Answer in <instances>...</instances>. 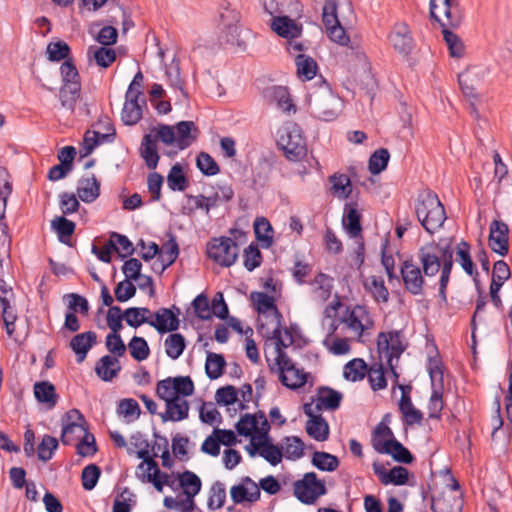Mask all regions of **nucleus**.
<instances>
[{"mask_svg": "<svg viewBox=\"0 0 512 512\" xmlns=\"http://www.w3.org/2000/svg\"><path fill=\"white\" fill-rule=\"evenodd\" d=\"M307 106L310 113L319 120L334 121L341 114L343 103L330 84L320 76L317 86L308 93Z\"/></svg>", "mask_w": 512, "mask_h": 512, "instance_id": "obj_1", "label": "nucleus"}, {"mask_svg": "<svg viewBox=\"0 0 512 512\" xmlns=\"http://www.w3.org/2000/svg\"><path fill=\"white\" fill-rule=\"evenodd\" d=\"M415 213L421 226L429 234L438 231L447 219L444 205L438 195L427 189L418 194Z\"/></svg>", "mask_w": 512, "mask_h": 512, "instance_id": "obj_2", "label": "nucleus"}, {"mask_svg": "<svg viewBox=\"0 0 512 512\" xmlns=\"http://www.w3.org/2000/svg\"><path fill=\"white\" fill-rule=\"evenodd\" d=\"M107 350L116 357L105 355L95 365V373L105 382L114 379L121 370L117 357H122L126 352L125 343L120 334H108L105 340Z\"/></svg>", "mask_w": 512, "mask_h": 512, "instance_id": "obj_3", "label": "nucleus"}, {"mask_svg": "<svg viewBox=\"0 0 512 512\" xmlns=\"http://www.w3.org/2000/svg\"><path fill=\"white\" fill-rule=\"evenodd\" d=\"M175 128L167 124H159L157 134H145L142 138L139 148L140 156L145 161L146 166L154 170L157 168L160 156L157 150V141L160 140L166 145L176 142Z\"/></svg>", "mask_w": 512, "mask_h": 512, "instance_id": "obj_4", "label": "nucleus"}, {"mask_svg": "<svg viewBox=\"0 0 512 512\" xmlns=\"http://www.w3.org/2000/svg\"><path fill=\"white\" fill-rule=\"evenodd\" d=\"M430 18L440 24L442 29H456L461 26L464 13L458 0H430Z\"/></svg>", "mask_w": 512, "mask_h": 512, "instance_id": "obj_5", "label": "nucleus"}, {"mask_svg": "<svg viewBox=\"0 0 512 512\" xmlns=\"http://www.w3.org/2000/svg\"><path fill=\"white\" fill-rule=\"evenodd\" d=\"M207 255L222 267L232 266L239 255L238 244L230 237L213 238L207 244Z\"/></svg>", "mask_w": 512, "mask_h": 512, "instance_id": "obj_6", "label": "nucleus"}, {"mask_svg": "<svg viewBox=\"0 0 512 512\" xmlns=\"http://www.w3.org/2000/svg\"><path fill=\"white\" fill-rule=\"evenodd\" d=\"M327 493L323 480L318 479L315 472H307L303 478L295 481L294 495L303 504L311 505L317 498Z\"/></svg>", "mask_w": 512, "mask_h": 512, "instance_id": "obj_7", "label": "nucleus"}, {"mask_svg": "<svg viewBox=\"0 0 512 512\" xmlns=\"http://www.w3.org/2000/svg\"><path fill=\"white\" fill-rule=\"evenodd\" d=\"M407 346V343L403 341V333L401 330H392L387 333L380 332L377 336L378 353H384L387 362H392L394 358L398 361Z\"/></svg>", "mask_w": 512, "mask_h": 512, "instance_id": "obj_8", "label": "nucleus"}, {"mask_svg": "<svg viewBox=\"0 0 512 512\" xmlns=\"http://www.w3.org/2000/svg\"><path fill=\"white\" fill-rule=\"evenodd\" d=\"M62 432L60 440L63 445H72L78 437L77 432L89 430L84 415L78 409L67 411L61 418Z\"/></svg>", "mask_w": 512, "mask_h": 512, "instance_id": "obj_9", "label": "nucleus"}, {"mask_svg": "<svg viewBox=\"0 0 512 512\" xmlns=\"http://www.w3.org/2000/svg\"><path fill=\"white\" fill-rule=\"evenodd\" d=\"M278 145L285 157L292 162L301 161L307 154L306 140L298 129L287 131L281 135Z\"/></svg>", "mask_w": 512, "mask_h": 512, "instance_id": "obj_10", "label": "nucleus"}, {"mask_svg": "<svg viewBox=\"0 0 512 512\" xmlns=\"http://www.w3.org/2000/svg\"><path fill=\"white\" fill-rule=\"evenodd\" d=\"M194 391L195 385L190 376L167 377L158 381L156 385V392H163V394H170L178 398L191 396Z\"/></svg>", "mask_w": 512, "mask_h": 512, "instance_id": "obj_11", "label": "nucleus"}, {"mask_svg": "<svg viewBox=\"0 0 512 512\" xmlns=\"http://www.w3.org/2000/svg\"><path fill=\"white\" fill-rule=\"evenodd\" d=\"M400 275L407 292L414 296L423 294L425 279L421 268L414 264L412 259L403 261L400 267Z\"/></svg>", "mask_w": 512, "mask_h": 512, "instance_id": "obj_12", "label": "nucleus"}, {"mask_svg": "<svg viewBox=\"0 0 512 512\" xmlns=\"http://www.w3.org/2000/svg\"><path fill=\"white\" fill-rule=\"evenodd\" d=\"M220 24L222 33L226 37V42L235 44L239 43L240 29L238 23L240 21V12L231 7L230 3L222 5L220 10Z\"/></svg>", "mask_w": 512, "mask_h": 512, "instance_id": "obj_13", "label": "nucleus"}, {"mask_svg": "<svg viewBox=\"0 0 512 512\" xmlns=\"http://www.w3.org/2000/svg\"><path fill=\"white\" fill-rule=\"evenodd\" d=\"M488 245L491 250L504 257L509 252V227L502 220H493L490 223Z\"/></svg>", "mask_w": 512, "mask_h": 512, "instance_id": "obj_14", "label": "nucleus"}, {"mask_svg": "<svg viewBox=\"0 0 512 512\" xmlns=\"http://www.w3.org/2000/svg\"><path fill=\"white\" fill-rule=\"evenodd\" d=\"M156 395L166 404V411L160 414L163 422L167 421H182L188 418L189 403L187 400L171 396L170 394H163V392H156Z\"/></svg>", "mask_w": 512, "mask_h": 512, "instance_id": "obj_15", "label": "nucleus"}, {"mask_svg": "<svg viewBox=\"0 0 512 512\" xmlns=\"http://www.w3.org/2000/svg\"><path fill=\"white\" fill-rule=\"evenodd\" d=\"M418 258L425 276L433 277L440 271L441 261L438 243L433 241L420 247Z\"/></svg>", "mask_w": 512, "mask_h": 512, "instance_id": "obj_16", "label": "nucleus"}, {"mask_svg": "<svg viewBox=\"0 0 512 512\" xmlns=\"http://www.w3.org/2000/svg\"><path fill=\"white\" fill-rule=\"evenodd\" d=\"M276 371L279 373V381L281 384L291 390H297L303 387L310 376V373L304 372L303 369L296 368L291 359L289 364L279 365Z\"/></svg>", "mask_w": 512, "mask_h": 512, "instance_id": "obj_17", "label": "nucleus"}, {"mask_svg": "<svg viewBox=\"0 0 512 512\" xmlns=\"http://www.w3.org/2000/svg\"><path fill=\"white\" fill-rule=\"evenodd\" d=\"M388 39L392 47L404 57L409 56L413 50L414 41L410 29L405 23H396Z\"/></svg>", "mask_w": 512, "mask_h": 512, "instance_id": "obj_18", "label": "nucleus"}, {"mask_svg": "<svg viewBox=\"0 0 512 512\" xmlns=\"http://www.w3.org/2000/svg\"><path fill=\"white\" fill-rule=\"evenodd\" d=\"M374 473L378 476L383 485L402 486L409 481V470L404 466H394L387 470L383 464L375 461L372 464Z\"/></svg>", "mask_w": 512, "mask_h": 512, "instance_id": "obj_19", "label": "nucleus"}, {"mask_svg": "<svg viewBox=\"0 0 512 512\" xmlns=\"http://www.w3.org/2000/svg\"><path fill=\"white\" fill-rule=\"evenodd\" d=\"M271 29L287 40L299 38L303 33L302 23H297L288 14L275 16L271 22Z\"/></svg>", "mask_w": 512, "mask_h": 512, "instance_id": "obj_20", "label": "nucleus"}, {"mask_svg": "<svg viewBox=\"0 0 512 512\" xmlns=\"http://www.w3.org/2000/svg\"><path fill=\"white\" fill-rule=\"evenodd\" d=\"M262 96L268 104H275L279 109L285 112L296 110L290 98L289 90L285 86L271 85L265 87L262 91Z\"/></svg>", "mask_w": 512, "mask_h": 512, "instance_id": "obj_21", "label": "nucleus"}, {"mask_svg": "<svg viewBox=\"0 0 512 512\" xmlns=\"http://www.w3.org/2000/svg\"><path fill=\"white\" fill-rule=\"evenodd\" d=\"M342 399L343 394L340 391L328 386H319L313 401L316 402L315 409L317 411H335L340 407Z\"/></svg>", "mask_w": 512, "mask_h": 512, "instance_id": "obj_22", "label": "nucleus"}, {"mask_svg": "<svg viewBox=\"0 0 512 512\" xmlns=\"http://www.w3.org/2000/svg\"><path fill=\"white\" fill-rule=\"evenodd\" d=\"M376 452L390 455L394 461L402 464H411L415 459L410 450L397 439L389 440L381 446L377 445Z\"/></svg>", "mask_w": 512, "mask_h": 512, "instance_id": "obj_23", "label": "nucleus"}, {"mask_svg": "<svg viewBox=\"0 0 512 512\" xmlns=\"http://www.w3.org/2000/svg\"><path fill=\"white\" fill-rule=\"evenodd\" d=\"M361 213L358 211L357 202L345 204L342 225L350 237H359L362 235Z\"/></svg>", "mask_w": 512, "mask_h": 512, "instance_id": "obj_24", "label": "nucleus"}, {"mask_svg": "<svg viewBox=\"0 0 512 512\" xmlns=\"http://www.w3.org/2000/svg\"><path fill=\"white\" fill-rule=\"evenodd\" d=\"M97 343V334L94 331H87L75 335L70 341V348L76 355V361L81 363L85 360L89 350Z\"/></svg>", "mask_w": 512, "mask_h": 512, "instance_id": "obj_25", "label": "nucleus"}, {"mask_svg": "<svg viewBox=\"0 0 512 512\" xmlns=\"http://www.w3.org/2000/svg\"><path fill=\"white\" fill-rule=\"evenodd\" d=\"M141 92H136L132 97L125 95V103L121 112V120L127 126L136 125L142 118L143 109L139 103Z\"/></svg>", "mask_w": 512, "mask_h": 512, "instance_id": "obj_26", "label": "nucleus"}, {"mask_svg": "<svg viewBox=\"0 0 512 512\" xmlns=\"http://www.w3.org/2000/svg\"><path fill=\"white\" fill-rule=\"evenodd\" d=\"M176 132V145L184 150L192 145L199 136V129L193 121H180L174 126Z\"/></svg>", "mask_w": 512, "mask_h": 512, "instance_id": "obj_27", "label": "nucleus"}, {"mask_svg": "<svg viewBox=\"0 0 512 512\" xmlns=\"http://www.w3.org/2000/svg\"><path fill=\"white\" fill-rule=\"evenodd\" d=\"M263 8L273 18L278 15L298 14L302 5L298 0H264Z\"/></svg>", "mask_w": 512, "mask_h": 512, "instance_id": "obj_28", "label": "nucleus"}, {"mask_svg": "<svg viewBox=\"0 0 512 512\" xmlns=\"http://www.w3.org/2000/svg\"><path fill=\"white\" fill-rule=\"evenodd\" d=\"M458 83L465 97L470 100H476L478 97V87L480 80L474 69H467L458 75Z\"/></svg>", "mask_w": 512, "mask_h": 512, "instance_id": "obj_29", "label": "nucleus"}, {"mask_svg": "<svg viewBox=\"0 0 512 512\" xmlns=\"http://www.w3.org/2000/svg\"><path fill=\"white\" fill-rule=\"evenodd\" d=\"M51 228L56 232L59 242L72 247L71 237L76 229V224L72 220L65 215L57 216L51 221Z\"/></svg>", "mask_w": 512, "mask_h": 512, "instance_id": "obj_30", "label": "nucleus"}, {"mask_svg": "<svg viewBox=\"0 0 512 512\" xmlns=\"http://www.w3.org/2000/svg\"><path fill=\"white\" fill-rule=\"evenodd\" d=\"M77 193L85 203H92L100 195V182L93 174L91 178H82L78 182Z\"/></svg>", "mask_w": 512, "mask_h": 512, "instance_id": "obj_31", "label": "nucleus"}, {"mask_svg": "<svg viewBox=\"0 0 512 512\" xmlns=\"http://www.w3.org/2000/svg\"><path fill=\"white\" fill-rule=\"evenodd\" d=\"M463 501L460 497L443 493L432 500L433 512H462Z\"/></svg>", "mask_w": 512, "mask_h": 512, "instance_id": "obj_32", "label": "nucleus"}, {"mask_svg": "<svg viewBox=\"0 0 512 512\" xmlns=\"http://www.w3.org/2000/svg\"><path fill=\"white\" fill-rule=\"evenodd\" d=\"M305 430L311 438L319 442L326 441L329 437V425L320 414L307 420Z\"/></svg>", "mask_w": 512, "mask_h": 512, "instance_id": "obj_33", "label": "nucleus"}, {"mask_svg": "<svg viewBox=\"0 0 512 512\" xmlns=\"http://www.w3.org/2000/svg\"><path fill=\"white\" fill-rule=\"evenodd\" d=\"M34 396L39 403L54 407L58 401L55 386L49 381H40L34 384Z\"/></svg>", "mask_w": 512, "mask_h": 512, "instance_id": "obj_34", "label": "nucleus"}, {"mask_svg": "<svg viewBox=\"0 0 512 512\" xmlns=\"http://www.w3.org/2000/svg\"><path fill=\"white\" fill-rule=\"evenodd\" d=\"M363 286L378 303H386L389 300V291L385 286L383 278L370 276L363 281Z\"/></svg>", "mask_w": 512, "mask_h": 512, "instance_id": "obj_35", "label": "nucleus"}, {"mask_svg": "<svg viewBox=\"0 0 512 512\" xmlns=\"http://www.w3.org/2000/svg\"><path fill=\"white\" fill-rule=\"evenodd\" d=\"M179 486L183 489L186 496L195 497L199 494L202 487L201 479L190 470H185L177 474Z\"/></svg>", "mask_w": 512, "mask_h": 512, "instance_id": "obj_36", "label": "nucleus"}, {"mask_svg": "<svg viewBox=\"0 0 512 512\" xmlns=\"http://www.w3.org/2000/svg\"><path fill=\"white\" fill-rule=\"evenodd\" d=\"M273 228L265 217H257L254 221V234L260 246L264 249L270 248L273 243Z\"/></svg>", "mask_w": 512, "mask_h": 512, "instance_id": "obj_37", "label": "nucleus"}, {"mask_svg": "<svg viewBox=\"0 0 512 512\" xmlns=\"http://www.w3.org/2000/svg\"><path fill=\"white\" fill-rule=\"evenodd\" d=\"M456 261L460 264L464 272L473 276L477 274V269L471 257V246L468 242L461 240L456 247Z\"/></svg>", "mask_w": 512, "mask_h": 512, "instance_id": "obj_38", "label": "nucleus"}, {"mask_svg": "<svg viewBox=\"0 0 512 512\" xmlns=\"http://www.w3.org/2000/svg\"><path fill=\"white\" fill-rule=\"evenodd\" d=\"M368 370V365L362 358H354L344 365L343 376L346 380L357 382L364 379Z\"/></svg>", "mask_w": 512, "mask_h": 512, "instance_id": "obj_39", "label": "nucleus"}, {"mask_svg": "<svg viewBox=\"0 0 512 512\" xmlns=\"http://www.w3.org/2000/svg\"><path fill=\"white\" fill-rule=\"evenodd\" d=\"M160 259L162 262L161 272L175 263L179 256V245L174 234H169L168 240L162 245Z\"/></svg>", "mask_w": 512, "mask_h": 512, "instance_id": "obj_40", "label": "nucleus"}, {"mask_svg": "<svg viewBox=\"0 0 512 512\" xmlns=\"http://www.w3.org/2000/svg\"><path fill=\"white\" fill-rule=\"evenodd\" d=\"M87 56L93 58L96 64L104 69L115 62L117 57L115 50L106 46H90L87 51Z\"/></svg>", "mask_w": 512, "mask_h": 512, "instance_id": "obj_41", "label": "nucleus"}, {"mask_svg": "<svg viewBox=\"0 0 512 512\" xmlns=\"http://www.w3.org/2000/svg\"><path fill=\"white\" fill-rule=\"evenodd\" d=\"M295 64L298 76L304 81L311 80L316 76L318 64L311 56L298 54L295 57Z\"/></svg>", "mask_w": 512, "mask_h": 512, "instance_id": "obj_42", "label": "nucleus"}, {"mask_svg": "<svg viewBox=\"0 0 512 512\" xmlns=\"http://www.w3.org/2000/svg\"><path fill=\"white\" fill-rule=\"evenodd\" d=\"M226 366L225 358L222 354L208 352L205 362V373L211 380H215L223 375Z\"/></svg>", "mask_w": 512, "mask_h": 512, "instance_id": "obj_43", "label": "nucleus"}, {"mask_svg": "<svg viewBox=\"0 0 512 512\" xmlns=\"http://www.w3.org/2000/svg\"><path fill=\"white\" fill-rule=\"evenodd\" d=\"M311 463L320 471L333 472L339 467L337 456L324 451H315Z\"/></svg>", "mask_w": 512, "mask_h": 512, "instance_id": "obj_44", "label": "nucleus"}, {"mask_svg": "<svg viewBox=\"0 0 512 512\" xmlns=\"http://www.w3.org/2000/svg\"><path fill=\"white\" fill-rule=\"evenodd\" d=\"M167 184L172 191H185L189 186V181L184 174L183 168L179 163L174 164L168 175Z\"/></svg>", "mask_w": 512, "mask_h": 512, "instance_id": "obj_45", "label": "nucleus"}, {"mask_svg": "<svg viewBox=\"0 0 512 512\" xmlns=\"http://www.w3.org/2000/svg\"><path fill=\"white\" fill-rule=\"evenodd\" d=\"M329 182L332 184L331 190L334 195L344 199L351 196L353 192L351 179L346 174L335 173L329 177Z\"/></svg>", "mask_w": 512, "mask_h": 512, "instance_id": "obj_46", "label": "nucleus"}, {"mask_svg": "<svg viewBox=\"0 0 512 512\" xmlns=\"http://www.w3.org/2000/svg\"><path fill=\"white\" fill-rule=\"evenodd\" d=\"M60 74L62 77V85L72 87L75 83L76 87L81 89L80 75L72 58L66 59L60 66Z\"/></svg>", "mask_w": 512, "mask_h": 512, "instance_id": "obj_47", "label": "nucleus"}, {"mask_svg": "<svg viewBox=\"0 0 512 512\" xmlns=\"http://www.w3.org/2000/svg\"><path fill=\"white\" fill-rule=\"evenodd\" d=\"M164 345L167 356L176 360L186 349V340L182 334L172 333L165 339Z\"/></svg>", "mask_w": 512, "mask_h": 512, "instance_id": "obj_48", "label": "nucleus"}, {"mask_svg": "<svg viewBox=\"0 0 512 512\" xmlns=\"http://www.w3.org/2000/svg\"><path fill=\"white\" fill-rule=\"evenodd\" d=\"M258 454L263 457L272 466L278 465L283 458L282 446L273 444L271 441H260Z\"/></svg>", "mask_w": 512, "mask_h": 512, "instance_id": "obj_49", "label": "nucleus"}, {"mask_svg": "<svg viewBox=\"0 0 512 512\" xmlns=\"http://www.w3.org/2000/svg\"><path fill=\"white\" fill-rule=\"evenodd\" d=\"M260 490L258 486H255V491L248 490V487L243 484H237L231 487L230 496L234 504H241L245 501L256 502L260 499Z\"/></svg>", "mask_w": 512, "mask_h": 512, "instance_id": "obj_50", "label": "nucleus"}, {"mask_svg": "<svg viewBox=\"0 0 512 512\" xmlns=\"http://www.w3.org/2000/svg\"><path fill=\"white\" fill-rule=\"evenodd\" d=\"M390 153L386 148H379L375 150L368 162V168L372 175H378L384 171L389 163Z\"/></svg>", "mask_w": 512, "mask_h": 512, "instance_id": "obj_51", "label": "nucleus"}, {"mask_svg": "<svg viewBox=\"0 0 512 512\" xmlns=\"http://www.w3.org/2000/svg\"><path fill=\"white\" fill-rule=\"evenodd\" d=\"M282 449L288 460H297L304 455V442L298 436H287L283 439Z\"/></svg>", "mask_w": 512, "mask_h": 512, "instance_id": "obj_52", "label": "nucleus"}, {"mask_svg": "<svg viewBox=\"0 0 512 512\" xmlns=\"http://www.w3.org/2000/svg\"><path fill=\"white\" fill-rule=\"evenodd\" d=\"M444 385H434L428 402V414L430 419H440L444 407Z\"/></svg>", "mask_w": 512, "mask_h": 512, "instance_id": "obj_53", "label": "nucleus"}, {"mask_svg": "<svg viewBox=\"0 0 512 512\" xmlns=\"http://www.w3.org/2000/svg\"><path fill=\"white\" fill-rule=\"evenodd\" d=\"M444 41L448 47L449 55L453 58H461L465 54V45L461 38L450 29H442Z\"/></svg>", "mask_w": 512, "mask_h": 512, "instance_id": "obj_54", "label": "nucleus"}, {"mask_svg": "<svg viewBox=\"0 0 512 512\" xmlns=\"http://www.w3.org/2000/svg\"><path fill=\"white\" fill-rule=\"evenodd\" d=\"M46 53L48 60L51 62H60L62 60L65 61L66 59L71 58V48L63 40L50 42L47 45Z\"/></svg>", "mask_w": 512, "mask_h": 512, "instance_id": "obj_55", "label": "nucleus"}, {"mask_svg": "<svg viewBox=\"0 0 512 512\" xmlns=\"http://www.w3.org/2000/svg\"><path fill=\"white\" fill-rule=\"evenodd\" d=\"M263 262L262 253L255 243H250L243 253V265L247 271L252 272L260 267Z\"/></svg>", "mask_w": 512, "mask_h": 512, "instance_id": "obj_56", "label": "nucleus"}, {"mask_svg": "<svg viewBox=\"0 0 512 512\" xmlns=\"http://www.w3.org/2000/svg\"><path fill=\"white\" fill-rule=\"evenodd\" d=\"M368 381L373 391L383 390L387 387L385 369L382 363H374L369 367Z\"/></svg>", "mask_w": 512, "mask_h": 512, "instance_id": "obj_57", "label": "nucleus"}, {"mask_svg": "<svg viewBox=\"0 0 512 512\" xmlns=\"http://www.w3.org/2000/svg\"><path fill=\"white\" fill-rule=\"evenodd\" d=\"M128 348L132 358L138 362L147 359L150 355V348L143 337L133 336L128 343Z\"/></svg>", "mask_w": 512, "mask_h": 512, "instance_id": "obj_58", "label": "nucleus"}, {"mask_svg": "<svg viewBox=\"0 0 512 512\" xmlns=\"http://www.w3.org/2000/svg\"><path fill=\"white\" fill-rule=\"evenodd\" d=\"M81 89L74 83L72 87L61 86L59 90V99L61 106L71 112H74L76 102L80 97Z\"/></svg>", "mask_w": 512, "mask_h": 512, "instance_id": "obj_59", "label": "nucleus"}, {"mask_svg": "<svg viewBox=\"0 0 512 512\" xmlns=\"http://www.w3.org/2000/svg\"><path fill=\"white\" fill-rule=\"evenodd\" d=\"M196 166L205 176H214L220 172L218 163L207 152L202 151L197 155Z\"/></svg>", "mask_w": 512, "mask_h": 512, "instance_id": "obj_60", "label": "nucleus"}, {"mask_svg": "<svg viewBox=\"0 0 512 512\" xmlns=\"http://www.w3.org/2000/svg\"><path fill=\"white\" fill-rule=\"evenodd\" d=\"M58 440L51 435H44L38 445L37 456L38 459L47 462L52 459L54 452L58 449Z\"/></svg>", "mask_w": 512, "mask_h": 512, "instance_id": "obj_61", "label": "nucleus"}, {"mask_svg": "<svg viewBox=\"0 0 512 512\" xmlns=\"http://www.w3.org/2000/svg\"><path fill=\"white\" fill-rule=\"evenodd\" d=\"M226 500L225 484L221 481H216L210 488V495L208 498V508L216 510L223 507Z\"/></svg>", "mask_w": 512, "mask_h": 512, "instance_id": "obj_62", "label": "nucleus"}, {"mask_svg": "<svg viewBox=\"0 0 512 512\" xmlns=\"http://www.w3.org/2000/svg\"><path fill=\"white\" fill-rule=\"evenodd\" d=\"M257 414L246 413L242 415L235 425L238 435L243 437L252 436V432L258 430Z\"/></svg>", "mask_w": 512, "mask_h": 512, "instance_id": "obj_63", "label": "nucleus"}, {"mask_svg": "<svg viewBox=\"0 0 512 512\" xmlns=\"http://www.w3.org/2000/svg\"><path fill=\"white\" fill-rule=\"evenodd\" d=\"M76 452L81 457H92L98 452L95 436L85 430L83 438L76 444Z\"/></svg>", "mask_w": 512, "mask_h": 512, "instance_id": "obj_64", "label": "nucleus"}]
</instances>
